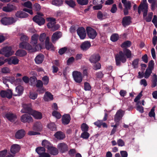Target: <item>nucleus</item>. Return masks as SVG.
<instances>
[{
    "label": "nucleus",
    "mask_w": 157,
    "mask_h": 157,
    "mask_svg": "<svg viewBox=\"0 0 157 157\" xmlns=\"http://www.w3.org/2000/svg\"><path fill=\"white\" fill-rule=\"evenodd\" d=\"M28 39L29 38L27 36L23 35L21 36L20 40L22 42L19 44L20 48L29 51L33 49L31 45L27 42Z\"/></svg>",
    "instance_id": "nucleus-1"
},
{
    "label": "nucleus",
    "mask_w": 157,
    "mask_h": 157,
    "mask_svg": "<svg viewBox=\"0 0 157 157\" xmlns=\"http://www.w3.org/2000/svg\"><path fill=\"white\" fill-rule=\"evenodd\" d=\"M116 64L117 66H120L121 63H124L126 61V59L123 54V51H120L118 54H117L115 56Z\"/></svg>",
    "instance_id": "nucleus-2"
},
{
    "label": "nucleus",
    "mask_w": 157,
    "mask_h": 157,
    "mask_svg": "<svg viewBox=\"0 0 157 157\" xmlns=\"http://www.w3.org/2000/svg\"><path fill=\"white\" fill-rule=\"evenodd\" d=\"M16 21L13 17H4L1 20L2 24L5 25H8L15 23Z\"/></svg>",
    "instance_id": "nucleus-3"
},
{
    "label": "nucleus",
    "mask_w": 157,
    "mask_h": 157,
    "mask_svg": "<svg viewBox=\"0 0 157 157\" xmlns=\"http://www.w3.org/2000/svg\"><path fill=\"white\" fill-rule=\"evenodd\" d=\"M72 75L74 80L77 83H80L82 81L83 77L82 73L78 71H75L73 72Z\"/></svg>",
    "instance_id": "nucleus-4"
},
{
    "label": "nucleus",
    "mask_w": 157,
    "mask_h": 157,
    "mask_svg": "<svg viewBox=\"0 0 157 157\" xmlns=\"http://www.w3.org/2000/svg\"><path fill=\"white\" fill-rule=\"evenodd\" d=\"M57 147L61 153L67 152L69 150V147L67 144L64 142L60 143L58 144Z\"/></svg>",
    "instance_id": "nucleus-5"
},
{
    "label": "nucleus",
    "mask_w": 157,
    "mask_h": 157,
    "mask_svg": "<svg viewBox=\"0 0 157 157\" xmlns=\"http://www.w3.org/2000/svg\"><path fill=\"white\" fill-rule=\"evenodd\" d=\"M86 31L87 35L90 39H94L97 35L96 30L90 27H87Z\"/></svg>",
    "instance_id": "nucleus-6"
},
{
    "label": "nucleus",
    "mask_w": 157,
    "mask_h": 157,
    "mask_svg": "<svg viewBox=\"0 0 157 157\" xmlns=\"http://www.w3.org/2000/svg\"><path fill=\"white\" fill-rule=\"evenodd\" d=\"M12 48L11 47H6L2 48L1 50L2 53L6 57H9L13 55V53L11 51Z\"/></svg>",
    "instance_id": "nucleus-7"
},
{
    "label": "nucleus",
    "mask_w": 157,
    "mask_h": 157,
    "mask_svg": "<svg viewBox=\"0 0 157 157\" xmlns=\"http://www.w3.org/2000/svg\"><path fill=\"white\" fill-rule=\"evenodd\" d=\"M22 106L23 108L21 111L22 113H27L31 114L33 111L32 109V105L30 104H24L22 105Z\"/></svg>",
    "instance_id": "nucleus-8"
},
{
    "label": "nucleus",
    "mask_w": 157,
    "mask_h": 157,
    "mask_svg": "<svg viewBox=\"0 0 157 157\" xmlns=\"http://www.w3.org/2000/svg\"><path fill=\"white\" fill-rule=\"evenodd\" d=\"M124 114V112L121 109L117 110L114 116V120L115 122H119L122 119Z\"/></svg>",
    "instance_id": "nucleus-9"
},
{
    "label": "nucleus",
    "mask_w": 157,
    "mask_h": 157,
    "mask_svg": "<svg viewBox=\"0 0 157 157\" xmlns=\"http://www.w3.org/2000/svg\"><path fill=\"white\" fill-rule=\"evenodd\" d=\"M77 32L81 39L83 40L85 38L86 36V31L83 27H78L77 30Z\"/></svg>",
    "instance_id": "nucleus-10"
},
{
    "label": "nucleus",
    "mask_w": 157,
    "mask_h": 157,
    "mask_svg": "<svg viewBox=\"0 0 157 157\" xmlns=\"http://www.w3.org/2000/svg\"><path fill=\"white\" fill-rule=\"evenodd\" d=\"M0 95L2 98H7L10 99L12 97V91L11 90H9L7 91L2 90L0 92Z\"/></svg>",
    "instance_id": "nucleus-11"
},
{
    "label": "nucleus",
    "mask_w": 157,
    "mask_h": 157,
    "mask_svg": "<svg viewBox=\"0 0 157 157\" xmlns=\"http://www.w3.org/2000/svg\"><path fill=\"white\" fill-rule=\"evenodd\" d=\"M21 120L23 123H30L33 122L32 117L29 115L25 114L22 115L21 118Z\"/></svg>",
    "instance_id": "nucleus-12"
},
{
    "label": "nucleus",
    "mask_w": 157,
    "mask_h": 157,
    "mask_svg": "<svg viewBox=\"0 0 157 157\" xmlns=\"http://www.w3.org/2000/svg\"><path fill=\"white\" fill-rule=\"evenodd\" d=\"M100 58L99 54L94 53L90 56L89 60L91 63H96L100 60Z\"/></svg>",
    "instance_id": "nucleus-13"
},
{
    "label": "nucleus",
    "mask_w": 157,
    "mask_h": 157,
    "mask_svg": "<svg viewBox=\"0 0 157 157\" xmlns=\"http://www.w3.org/2000/svg\"><path fill=\"white\" fill-rule=\"evenodd\" d=\"M33 20L39 25H44L45 23V19L42 17L35 16L33 18Z\"/></svg>",
    "instance_id": "nucleus-14"
},
{
    "label": "nucleus",
    "mask_w": 157,
    "mask_h": 157,
    "mask_svg": "<svg viewBox=\"0 0 157 157\" xmlns=\"http://www.w3.org/2000/svg\"><path fill=\"white\" fill-rule=\"evenodd\" d=\"M17 7L16 6L10 3L7 4L6 6H4L2 8V10L6 12H10L16 10Z\"/></svg>",
    "instance_id": "nucleus-15"
},
{
    "label": "nucleus",
    "mask_w": 157,
    "mask_h": 157,
    "mask_svg": "<svg viewBox=\"0 0 157 157\" xmlns=\"http://www.w3.org/2000/svg\"><path fill=\"white\" fill-rule=\"evenodd\" d=\"M6 62H7L8 63L9 65L12 64L16 65L18 64L19 60L15 57L12 56L10 58H6Z\"/></svg>",
    "instance_id": "nucleus-16"
},
{
    "label": "nucleus",
    "mask_w": 157,
    "mask_h": 157,
    "mask_svg": "<svg viewBox=\"0 0 157 157\" xmlns=\"http://www.w3.org/2000/svg\"><path fill=\"white\" fill-rule=\"evenodd\" d=\"M131 17L130 16H126L123 17L121 22L123 26L125 27L130 25L131 23Z\"/></svg>",
    "instance_id": "nucleus-17"
},
{
    "label": "nucleus",
    "mask_w": 157,
    "mask_h": 157,
    "mask_svg": "<svg viewBox=\"0 0 157 157\" xmlns=\"http://www.w3.org/2000/svg\"><path fill=\"white\" fill-rule=\"evenodd\" d=\"M62 33L59 31H57L53 33L52 36L51 40L53 43L56 41L61 37Z\"/></svg>",
    "instance_id": "nucleus-18"
},
{
    "label": "nucleus",
    "mask_w": 157,
    "mask_h": 157,
    "mask_svg": "<svg viewBox=\"0 0 157 157\" xmlns=\"http://www.w3.org/2000/svg\"><path fill=\"white\" fill-rule=\"evenodd\" d=\"M91 47V44L90 41H85L82 43L80 45L81 49L83 51H86Z\"/></svg>",
    "instance_id": "nucleus-19"
},
{
    "label": "nucleus",
    "mask_w": 157,
    "mask_h": 157,
    "mask_svg": "<svg viewBox=\"0 0 157 157\" xmlns=\"http://www.w3.org/2000/svg\"><path fill=\"white\" fill-rule=\"evenodd\" d=\"M5 117L10 121L14 122L17 118V117L15 114L7 113L5 114Z\"/></svg>",
    "instance_id": "nucleus-20"
},
{
    "label": "nucleus",
    "mask_w": 157,
    "mask_h": 157,
    "mask_svg": "<svg viewBox=\"0 0 157 157\" xmlns=\"http://www.w3.org/2000/svg\"><path fill=\"white\" fill-rule=\"evenodd\" d=\"M71 118L70 115L65 114L63 116L62 121V123L64 125L68 124L71 121Z\"/></svg>",
    "instance_id": "nucleus-21"
},
{
    "label": "nucleus",
    "mask_w": 157,
    "mask_h": 157,
    "mask_svg": "<svg viewBox=\"0 0 157 157\" xmlns=\"http://www.w3.org/2000/svg\"><path fill=\"white\" fill-rule=\"evenodd\" d=\"M25 135V131L23 129H21L16 132L15 134V137L17 139H20L22 138Z\"/></svg>",
    "instance_id": "nucleus-22"
},
{
    "label": "nucleus",
    "mask_w": 157,
    "mask_h": 157,
    "mask_svg": "<svg viewBox=\"0 0 157 157\" xmlns=\"http://www.w3.org/2000/svg\"><path fill=\"white\" fill-rule=\"evenodd\" d=\"M15 16L17 18H23L28 17L29 14L23 11L19 10L16 13Z\"/></svg>",
    "instance_id": "nucleus-23"
},
{
    "label": "nucleus",
    "mask_w": 157,
    "mask_h": 157,
    "mask_svg": "<svg viewBox=\"0 0 157 157\" xmlns=\"http://www.w3.org/2000/svg\"><path fill=\"white\" fill-rule=\"evenodd\" d=\"M20 149V147L17 144L12 145L10 148V152L12 154H16L18 152Z\"/></svg>",
    "instance_id": "nucleus-24"
},
{
    "label": "nucleus",
    "mask_w": 157,
    "mask_h": 157,
    "mask_svg": "<svg viewBox=\"0 0 157 157\" xmlns=\"http://www.w3.org/2000/svg\"><path fill=\"white\" fill-rule=\"evenodd\" d=\"M109 15L106 12L102 13L101 11H99L97 13V17L100 20L105 19L108 17Z\"/></svg>",
    "instance_id": "nucleus-25"
},
{
    "label": "nucleus",
    "mask_w": 157,
    "mask_h": 157,
    "mask_svg": "<svg viewBox=\"0 0 157 157\" xmlns=\"http://www.w3.org/2000/svg\"><path fill=\"white\" fill-rule=\"evenodd\" d=\"M39 38V35L36 34H34L31 37V41L30 43L33 46H36Z\"/></svg>",
    "instance_id": "nucleus-26"
},
{
    "label": "nucleus",
    "mask_w": 157,
    "mask_h": 157,
    "mask_svg": "<svg viewBox=\"0 0 157 157\" xmlns=\"http://www.w3.org/2000/svg\"><path fill=\"white\" fill-rule=\"evenodd\" d=\"M33 130L38 132L41 131L42 129V125L40 122H37L34 124L33 127Z\"/></svg>",
    "instance_id": "nucleus-27"
},
{
    "label": "nucleus",
    "mask_w": 157,
    "mask_h": 157,
    "mask_svg": "<svg viewBox=\"0 0 157 157\" xmlns=\"http://www.w3.org/2000/svg\"><path fill=\"white\" fill-rule=\"evenodd\" d=\"M44 58V56L42 54H40L36 57L35 60L36 64H40L43 62Z\"/></svg>",
    "instance_id": "nucleus-28"
},
{
    "label": "nucleus",
    "mask_w": 157,
    "mask_h": 157,
    "mask_svg": "<svg viewBox=\"0 0 157 157\" xmlns=\"http://www.w3.org/2000/svg\"><path fill=\"white\" fill-rule=\"evenodd\" d=\"M47 21H49L47 25L48 28L52 29L54 25H55L56 23L55 19L53 17H48L47 18Z\"/></svg>",
    "instance_id": "nucleus-29"
},
{
    "label": "nucleus",
    "mask_w": 157,
    "mask_h": 157,
    "mask_svg": "<svg viewBox=\"0 0 157 157\" xmlns=\"http://www.w3.org/2000/svg\"><path fill=\"white\" fill-rule=\"evenodd\" d=\"M55 137L58 140H63L65 138V134L61 131L56 132L54 135Z\"/></svg>",
    "instance_id": "nucleus-30"
},
{
    "label": "nucleus",
    "mask_w": 157,
    "mask_h": 157,
    "mask_svg": "<svg viewBox=\"0 0 157 157\" xmlns=\"http://www.w3.org/2000/svg\"><path fill=\"white\" fill-rule=\"evenodd\" d=\"M58 149V148L53 147L51 146L49 148H48V150L49 153L52 155H56L59 153Z\"/></svg>",
    "instance_id": "nucleus-31"
},
{
    "label": "nucleus",
    "mask_w": 157,
    "mask_h": 157,
    "mask_svg": "<svg viewBox=\"0 0 157 157\" xmlns=\"http://www.w3.org/2000/svg\"><path fill=\"white\" fill-rule=\"evenodd\" d=\"M36 119H40L42 117V113L38 111L33 110L31 114Z\"/></svg>",
    "instance_id": "nucleus-32"
},
{
    "label": "nucleus",
    "mask_w": 157,
    "mask_h": 157,
    "mask_svg": "<svg viewBox=\"0 0 157 157\" xmlns=\"http://www.w3.org/2000/svg\"><path fill=\"white\" fill-rule=\"evenodd\" d=\"M49 99L50 100H52L53 99V95L51 93L48 91L46 92L44 97V99L45 101H47Z\"/></svg>",
    "instance_id": "nucleus-33"
},
{
    "label": "nucleus",
    "mask_w": 157,
    "mask_h": 157,
    "mask_svg": "<svg viewBox=\"0 0 157 157\" xmlns=\"http://www.w3.org/2000/svg\"><path fill=\"white\" fill-rule=\"evenodd\" d=\"M123 53L124 56L127 58H130L131 57V52L128 49L125 48L123 50Z\"/></svg>",
    "instance_id": "nucleus-34"
},
{
    "label": "nucleus",
    "mask_w": 157,
    "mask_h": 157,
    "mask_svg": "<svg viewBox=\"0 0 157 157\" xmlns=\"http://www.w3.org/2000/svg\"><path fill=\"white\" fill-rule=\"evenodd\" d=\"M42 145L45 148H46L48 150L52 145L50 143L46 140H43L42 142Z\"/></svg>",
    "instance_id": "nucleus-35"
},
{
    "label": "nucleus",
    "mask_w": 157,
    "mask_h": 157,
    "mask_svg": "<svg viewBox=\"0 0 157 157\" xmlns=\"http://www.w3.org/2000/svg\"><path fill=\"white\" fill-rule=\"evenodd\" d=\"M27 54V52L25 50L19 49L17 51L16 53V56L20 57H22L25 56Z\"/></svg>",
    "instance_id": "nucleus-36"
},
{
    "label": "nucleus",
    "mask_w": 157,
    "mask_h": 157,
    "mask_svg": "<svg viewBox=\"0 0 157 157\" xmlns=\"http://www.w3.org/2000/svg\"><path fill=\"white\" fill-rule=\"evenodd\" d=\"M63 0H52V4L57 6H60L63 4Z\"/></svg>",
    "instance_id": "nucleus-37"
},
{
    "label": "nucleus",
    "mask_w": 157,
    "mask_h": 157,
    "mask_svg": "<svg viewBox=\"0 0 157 157\" xmlns=\"http://www.w3.org/2000/svg\"><path fill=\"white\" fill-rule=\"evenodd\" d=\"M45 148L44 147H37L36 149V152L39 155L45 152Z\"/></svg>",
    "instance_id": "nucleus-38"
},
{
    "label": "nucleus",
    "mask_w": 157,
    "mask_h": 157,
    "mask_svg": "<svg viewBox=\"0 0 157 157\" xmlns=\"http://www.w3.org/2000/svg\"><path fill=\"white\" fill-rule=\"evenodd\" d=\"M23 88L21 86H18L16 87L15 89V91L17 93V95H21L23 93ZM16 96H17V95Z\"/></svg>",
    "instance_id": "nucleus-39"
},
{
    "label": "nucleus",
    "mask_w": 157,
    "mask_h": 157,
    "mask_svg": "<svg viewBox=\"0 0 157 157\" xmlns=\"http://www.w3.org/2000/svg\"><path fill=\"white\" fill-rule=\"evenodd\" d=\"M132 44L131 41L129 40H127L124 42L121 45L122 48H126L129 47Z\"/></svg>",
    "instance_id": "nucleus-40"
},
{
    "label": "nucleus",
    "mask_w": 157,
    "mask_h": 157,
    "mask_svg": "<svg viewBox=\"0 0 157 157\" xmlns=\"http://www.w3.org/2000/svg\"><path fill=\"white\" fill-rule=\"evenodd\" d=\"M65 3L68 5L70 7L74 8L76 6L75 2L73 0H70L69 1L66 0L65 1Z\"/></svg>",
    "instance_id": "nucleus-41"
},
{
    "label": "nucleus",
    "mask_w": 157,
    "mask_h": 157,
    "mask_svg": "<svg viewBox=\"0 0 157 157\" xmlns=\"http://www.w3.org/2000/svg\"><path fill=\"white\" fill-rule=\"evenodd\" d=\"M48 128L51 131H56V126L54 123H51L48 125Z\"/></svg>",
    "instance_id": "nucleus-42"
},
{
    "label": "nucleus",
    "mask_w": 157,
    "mask_h": 157,
    "mask_svg": "<svg viewBox=\"0 0 157 157\" xmlns=\"http://www.w3.org/2000/svg\"><path fill=\"white\" fill-rule=\"evenodd\" d=\"M78 4L81 6H85L88 4V0H76Z\"/></svg>",
    "instance_id": "nucleus-43"
},
{
    "label": "nucleus",
    "mask_w": 157,
    "mask_h": 157,
    "mask_svg": "<svg viewBox=\"0 0 157 157\" xmlns=\"http://www.w3.org/2000/svg\"><path fill=\"white\" fill-rule=\"evenodd\" d=\"M153 70L147 68L145 73L144 77L146 78H147L150 76L151 74L152 73V71Z\"/></svg>",
    "instance_id": "nucleus-44"
},
{
    "label": "nucleus",
    "mask_w": 157,
    "mask_h": 157,
    "mask_svg": "<svg viewBox=\"0 0 157 157\" xmlns=\"http://www.w3.org/2000/svg\"><path fill=\"white\" fill-rule=\"evenodd\" d=\"M90 136V134L87 132V131L83 132L81 133V137L85 139H87Z\"/></svg>",
    "instance_id": "nucleus-45"
},
{
    "label": "nucleus",
    "mask_w": 157,
    "mask_h": 157,
    "mask_svg": "<svg viewBox=\"0 0 157 157\" xmlns=\"http://www.w3.org/2000/svg\"><path fill=\"white\" fill-rule=\"evenodd\" d=\"M119 38V36L117 34L115 33L112 34L110 37L111 40L113 42L117 41Z\"/></svg>",
    "instance_id": "nucleus-46"
},
{
    "label": "nucleus",
    "mask_w": 157,
    "mask_h": 157,
    "mask_svg": "<svg viewBox=\"0 0 157 157\" xmlns=\"http://www.w3.org/2000/svg\"><path fill=\"white\" fill-rule=\"evenodd\" d=\"M81 130L83 132L88 131L89 127L86 123H82L81 126Z\"/></svg>",
    "instance_id": "nucleus-47"
},
{
    "label": "nucleus",
    "mask_w": 157,
    "mask_h": 157,
    "mask_svg": "<svg viewBox=\"0 0 157 157\" xmlns=\"http://www.w3.org/2000/svg\"><path fill=\"white\" fill-rule=\"evenodd\" d=\"M141 9H143V16L144 17H146L148 11V6L145 5L144 7H142Z\"/></svg>",
    "instance_id": "nucleus-48"
},
{
    "label": "nucleus",
    "mask_w": 157,
    "mask_h": 157,
    "mask_svg": "<svg viewBox=\"0 0 157 157\" xmlns=\"http://www.w3.org/2000/svg\"><path fill=\"white\" fill-rule=\"evenodd\" d=\"M67 151H68V154L71 157L74 156L75 154L76 153V150L75 148L70 149Z\"/></svg>",
    "instance_id": "nucleus-49"
},
{
    "label": "nucleus",
    "mask_w": 157,
    "mask_h": 157,
    "mask_svg": "<svg viewBox=\"0 0 157 157\" xmlns=\"http://www.w3.org/2000/svg\"><path fill=\"white\" fill-rule=\"evenodd\" d=\"M139 59H136L134 60L132 63V65L134 68H137L138 67Z\"/></svg>",
    "instance_id": "nucleus-50"
},
{
    "label": "nucleus",
    "mask_w": 157,
    "mask_h": 157,
    "mask_svg": "<svg viewBox=\"0 0 157 157\" xmlns=\"http://www.w3.org/2000/svg\"><path fill=\"white\" fill-rule=\"evenodd\" d=\"M52 115L58 119H60L61 116L59 112L55 110L52 112Z\"/></svg>",
    "instance_id": "nucleus-51"
},
{
    "label": "nucleus",
    "mask_w": 157,
    "mask_h": 157,
    "mask_svg": "<svg viewBox=\"0 0 157 157\" xmlns=\"http://www.w3.org/2000/svg\"><path fill=\"white\" fill-rule=\"evenodd\" d=\"M91 89V86L90 84L87 82L84 83V89L85 90H90Z\"/></svg>",
    "instance_id": "nucleus-52"
},
{
    "label": "nucleus",
    "mask_w": 157,
    "mask_h": 157,
    "mask_svg": "<svg viewBox=\"0 0 157 157\" xmlns=\"http://www.w3.org/2000/svg\"><path fill=\"white\" fill-rule=\"evenodd\" d=\"M105 0H93V3L94 5L100 4L102 5Z\"/></svg>",
    "instance_id": "nucleus-53"
},
{
    "label": "nucleus",
    "mask_w": 157,
    "mask_h": 157,
    "mask_svg": "<svg viewBox=\"0 0 157 157\" xmlns=\"http://www.w3.org/2000/svg\"><path fill=\"white\" fill-rule=\"evenodd\" d=\"M67 49V48L66 47L61 48L59 50L58 53L60 55H62L66 52Z\"/></svg>",
    "instance_id": "nucleus-54"
},
{
    "label": "nucleus",
    "mask_w": 157,
    "mask_h": 157,
    "mask_svg": "<svg viewBox=\"0 0 157 157\" xmlns=\"http://www.w3.org/2000/svg\"><path fill=\"white\" fill-rule=\"evenodd\" d=\"M95 64L93 66V69L95 70L100 69L101 68V64L99 63H94Z\"/></svg>",
    "instance_id": "nucleus-55"
},
{
    "label": "nucleus",
    "mask_w": 157,
    "mask_h": 157,
    "mask_svg": "<svg viewBox=\"0 0 157 157\" xmlns=\"http://www.w3.org/2000/svg\"><path fill=\"white\" fill-rule=\"evenodd\" d=\"M153 15V13L152 12L149 13L147 17H146V21L147 22H150L151 21Z\"/></svg>",
    "instance_id": "nucleus-56"
},
{
    "label": "nucleus",
    "mask_w": 157,
    "mask_h": 157,
    "mask_svg": "<svg viewBox=\"0 0 157 157\" xmlns=\"http://www.w3.org/2000/svg\"><path fill=\"white\" fill-rule=\"evenodd\" d=\"M32 3L29 1H28L25 2L23 4V6L29 9L32 8Z\"/></svg>",
    "instance_id": "nucleus-57"
},
{
    "label": "nucleus",
    "mask_w": 157,
    "mask_h": 157,
    "mask_svg": "<svg viewBox=\"0 0 157 157\" xmlns=\"http://www.w3.org/2000/svg\"><path fill=\"white\" fill-rule=\"evenodd\" d=\"M155 107V106L153 107L151 109L149 113V116L151 117H155V113L154 112Z\"/></svg>",
    "instance_id": "nucleus-58"
},
{
    "label": "nucleus",
    "mask_w": 157,
    "mask_h": 157,
    "mask_svg": "<svg viewBox=\"0 0 157 157\" xmlns=\"http://www.w3.org/2000/svg\"><path fill=\"white\" fill-rule=\"evenodd\" d=\"M42 80L44 82L43 84L44 85H46L48 84L49 82V78L48 76H45L43 77Z\"/></svg>",
    "instance_id": "nucleus-59"
},
{
    "label": "nucleus",
    "mask_w": 157,
    "mask_h": 157,
    "mask_svg": "<svg viewBox=\"0 0 157 157\" xmlns=\"http://www.w3.org/2000/svg\"><path fill=\"white\" fill-rule=\"evenodd\" d=\"M154 61L153 60H151L148 63L147 68L151 69V70H153L154 67Z\"/></svg>",
    "instance_id": "nucleus-60"
},
{
    "label": "nucleus",
    "mask_w": 157,
    "mask_h": 157,
    "mask_svg": "<svg viewBox=\"0 0 157 157\" xmlns=\"http://www.w3.org/2000/svg\"><path fill=\"white\" fill-rule=\"evenodd\" d=\"M37 83L36 84V86L37 88H40V87H43V83L40 80H37Z\"/></svg>",
    "instance_id": "nucleus-61"
},
{
    "label": "nucleus",
    "mask_w": 157,
    "mask_h": 157,
    "mask_svg": "<svg viewBox=\"0 0 157 157\" xmlns=\"http://www.w3.org/2000/svg\"><path fill=\"white\" fill-rule=\"evenodd\" d=\"M10 70L7 67H4L1 69V72L3 73H8L10 72Z\"/></svg>",
    "instance_id": "nucleus-62"
},
{
    "label": "nucleus",
    "mask_w": 157,
    "mask_h": 157,
    "mask_svg": "<svg viewBox=\"0 0 157 157\" xmlns=\"http://www.w3.org/2000/svg\"><path fill=\"white\" fill-rule=\"evenodd\" d=\"M124 6L125 8L130 9L131 7V2L130 1H128L127 2L124 3Z\"/></svg>",
    "instance_id": "nucleus-63"
},
{
    "label": "nucleus",
    "mask_w": 157,
    "mask_h": 157,
    "mask_svg": "<svg viewBox=\"0 0 157 157\" xmlns=\"http://www.w3.org/2000/svg\"><path fill=\"white\" fill-rule=\"evenodd\" d=\"M37 96V94L35 93L30 92V98L33 100L36 99Z\"/></svg>",
    "instance_id": "nucleus-64"
}]
</instances>
